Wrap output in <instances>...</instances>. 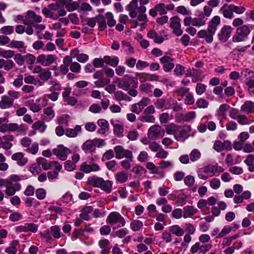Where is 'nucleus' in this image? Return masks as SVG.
<instances>
[{
  "mask_svg": "<svg viewBox=\"0 0 254 254\" xmlns=\"http://www.w3.org/2000/svg\"><path fill=\"white\" fill-rule=\"evenodd\" d=\"M220 17L219 16H214L209 21L207 30H201L197 33V36L200 38H205V41L211 43L213 40V35L215 34L217 27L220 24Z\"/></svg>",
  "mask_w": 254,
  "mask_h": 254,
  "instance_id": "1",
  "label": "nucleus"
},
{
  "mask_svg": "<svg viewBox=\"0 0 254 254\" xmlns=\"http://www.w3.org/2000/svg\"><path fill=\"white\" fill-rule=\"evenodd\" d=\"M8 122L6 117L0 118V131L1 132L17 131L23 132L26 131L28 127L24 124L18 125L16 123L5 124Z\"/></svg>",
  "mask_w": 254,
  "mask_h": 254,
  "instance_id": "2",
  "label": "nucleus"
},
{
  "mask_svg": "<svg viewBox=\"0 0 254 254\" xmlns=\"http://www.w3.org/2000/svg\"><path fill=\"white\" fill-rule=\"evenodd\" d=\"M116 83L118 84L119 88L124 90H127L129 88H136L138 82L133 77L128 76H125L122 79L117 78Z\"/></svg>",
  "mask_w": 254,
  "mask_h": 254,
  "instance_id": "3",
  "label": "nucleus"
},
{
  "mask_svg": "<svg viewBox=\"0 0 254 254\" xmlns=\"http://www.w3.org/2000/svg\"><path fill=\"white\" fill-rule=\"evenodd\" d=\"M106 222L111 225L117 224L118 228L123 227L126 224L125 219L118 212L110 213L107 218Z\"/></svg>",
  "mask_w": 254,
  "mask_h": 254,
  "instance_id": "4",
  "label": "nucleus"
},
{
  "mask_svg": "<svg viewBox=\"0 0 254 254\" xmlns=\"http://www.w3.org/2000/svg\"><path fill=\"white\" fill-rule=\"evenodd\" d=\"M250 30L247 25H243L237 28L236 34L233 37L234 42H240L244 41L250 34Z\"/></svg>",
  "mask_w": 254,
  "mask_h": 254,
  "instance_id": "5",
  "label": "nucleus"
},
{
  "mask_svg": "<svg viewBox=\"0 0 254 254\" xmlns=\"http://www.w3.org/2000/svg\"><path fill=\"white\" fill-rule=\"evenodd\" d=\"M71 153V150L63 145H59L53 150V153L62 161L65 160L68 155Z\"/></svg>",
  "mask_w": 254,
  "mask_h": 254,
  "instance_id": "6",
  "label": "nucleus"
},
{
  "mask_svg": "<svg viewBox=\"0 0 254 254\" xmlns=\"http://www.w3.org/2000/svg\"><path fill=\"white\" fill-rule=\"evenodd\" d=\"M114 151L116 153V157L118 159L126 158L130 161L133 158L132 152L127 149H125L122 146L118 145L114 147Z\"/></svg>",
  "mask_w": 254,
  "mask_h": 254,
  "instance_id": "7",
  "label": "nucleus"
},
{
  "mask_svg": "<svg viewBox=\"0 0 254 254\" xmlns=\"http://www.w3.org/2000/svg\"><path fill=\"white\" fill-rule=\"evenodd\" d=\"M57 60V57L55 55L41 54L37 58V63L41 64L42 65L47 66L54 63Z\"/></svg>",
  "mask_w": 254,
  "mask_h": 254,
  "instance_id": "8",
  "label": "nucleus"
},
{
  "mask_svg": "<svg viewBox=\"0 0 254 254\" xmlns=\"http://www.w3.org/2000/svg\"><path fill=\"white\" fill-rule=\"evenodd\" d=\"M57 5L58 6H64L69 12L77 10L79 7V2L72 0H59Z\"/></svg>",
  "mask_w": 254,
  "mask_h": 254,
  "instance_id": "9",
  "label": "nucleus"
},
{
  "mask_svg": "<svg viewBox=\"0 0 254 254\" xmlns=\"http://www.w3.org/2000/svg\"><path fill=\"white\" fill-rule=\"evenodd\" d=\"M198 177L201 180H206L214 175L213 170L209 166H206L199 169L197 171Z\"/></svg>",
  "mask_w": 254,
  "mask_h": 254,
  "instance_id": "10",
  "label": "nucleus"
},
{
  "mask_svg": "<svg viewBox=\"0 0 254 254\" xmlns=\"http://www.w3.org/2000/svg\"><path fill=\"white\" fill-rule=\"evenodd\" d=\"M5 193L8 196L13 195L16 191L20 190L21 189V185L19 183H13L9 181L7 182L6 185Z\"/></svg>",
  "mask_w": 254,
  "mask_h": 254,
  "instance_id": "11",
  "label": "nucleus"
},
{
  "mask_svg": "<svg viewBox=\"0 0 254 254\" xmlns=\"http://www.w3.org/2000/svg\"><path fill=\"white\" fill-rule=\"evenodd\" d=\"M232 28L230 26L225 25L220 30L218 34L219 39L222 42H225L230 37Z\"/></svg>",
  "mask_w": 254,
  "mask_h": 254,
  "instance_id": "12",
  "label": "nucleus"
},
{
  "mask_svg": "<svg viewBox=\"0 0 254 254\" xmlns=\"http://www.w3.org/2000/svg\"><path fill=\"white\" fill-rule=\"evenodd\" d=\"M170 26L173 29L174 33L177 36H180L183 33L181 29V20L178 17H174L171 18Z\"/></svg>",
  "mask_w": 254,
  "mask_h": 254,
  "instance_id": "13",
  "label": "nucleus"
},
{
  "mask_svg": "<svg viewBox=\"0 0 254 254\" xmlns=\"http://www.w3.org/2000/svg\"><path fill=\"white\" fill-rule=\"evenodd\" d=\"M160 62L163 65V68L165 72H169L174 67L173 59L169 56H164L160 60Z\"/></svg>",
  "mask_w": 254,
  "mask_h": 254,
  "instance_id": "14",
  "label": "nucleus"
},
{
  "mask_svg": "<svg viewBox=\"0 0 254 254\" xmlns=\"http://www.w3.org/2000/svg\"><path fill=\"white\" fill-rule=\"evenodd\" d=\"M232 4H224L219 9L223 16L227 19H232L234 17Z\"/></svg>",
  "mask_w": 254,
  "mask_h": 254,
  "instance_id": "15",
  "label": "nucleus"
},
{
  "mask_svg": "<svg viewBox=\"0 0 254 254\" xmlns=\"http://www.w3.org/2000/svg\"><path fill=\"white\" fill-rule=\"evenodd\" d=\"M137 0H132L126 6V9L129 11V15L131 18H135L137 12Z\"/></svg>",
  "mask_w": 254,
  "mask_h": 254,
  "instance_id": "16",
  "label": "nucleus"
},
{
  "mask_svg": "<svg viewBox=\"0 0 254 254\" xmlns=\"http://www.w3.org/2000/svg\"><path fill=\"white\" fill-rule=\"evenodd\" d=\"M37 163L39 166H41L44 170H47L51 168L53 165H55L56 163H58V162L57 161L48 162L45 158L39 157L37 159Z\"/></svg>",
  "mask_w": 254,
  "mask_h": 254,
  "instance_id": "17",
  "label": "nucleus"
},
{
  "mask_svg": "<svg viewBox=\"0 0 254 254\" xmlns=\"http://www.w3.org/2000/svg\"><path fill=\"white\" fill-rule=\"evenodd\" d=\"M48 84L50 92H59L62 90L61 84L55 79L51 78L48 82Z\"/></svg>",
  "mask_w": 254,
  "mask_h": 254,
  "instance_id": "18",
  "label": "nucleus"
},
{
  "mask_svg": "<svg viewBox=\"0 0 254 254\" xmlns=\"http://www.w3.org/2000/svg\"><path fill=\"white\" fill-rule=\"evenodd\" d=\"M54 167V171L48 172L47 173V177L50 181L56 180L58 177L60 171L62 169V166L59 163H56Z\"/></svg>",
  "mask_w": 254,
  "mask_h": 254,
  "instance_id": "19",
  "label": "nucleus"
},
{
  "mask_svg": "<svg viewBox=\"0 0 254 254\" xmlns=\"http://www.w3.org/2000/svg\"><path fill=\"white\" fill-rule=\"evenodd\" d=\"M13 102L7 95L1 97L0 101V108L1 109H6L11 108L13 105Z\"/></svg>",
  "mask_w": 254,
  "mask_h": 254,
  "instance_id": "20",
  "label": "nucleus"
},
{
  "mask_svg": "<svg viewBox=\"0 0 254 254\" xmlns=\"http://www.w3.org/2000/svg\"><path fill=\"white\" fill-rule=\"evenodd\" d=\"M100 169V167L96 164L87 165L83 163L80 167V170L85 173H89L91 172H97L99 171Z\"/></svg>",
  "mask_w": 254,
  "mask_h": 254,
  "instance_id": "21",
  "label": "nucleus"
},
{
  "mask_svg": "<svg viewBox=\"0 0 254 254\" xmlns=\"http://www.w3.org/2000/svg\"><path fill=\"white\" fill-rule=\"evenodd\" d=\"M82 149L86 153H91L95 151L93 140H87L84 142L81 146Z\"/></svg>",
  "mask_w": 254,
  "mask_h": 254,
  "instance_id": "22",
  "label": "nucleus"
},
{
  "mask_svg": "<svg viewBox=\"0 0 254 254\" xmlns=\"http://www.w3.org/2000/svg\"><path fill=\"white\" fill-rule=\"evenodd\" d=\"M147 135L150 140L157 139L159 137V126H151L148 129Z\"/></svg>",
  "mask_w": 254,
  "mask_h": 254,
  "instance_id": "23",
  "label": "nucleus"
},
{
  "mask_svg": "<svg viewBox=\"0 0 254 254\" xmlns=\"http://www.w3.org/2000/svg\"><path fill=\"white\" fill-rule=\"evenodd\" d=\"M11 159L13 160L16 161L17 164L21 166L25 165L28 161V159L24 157V155L22 152L13 154L11 156Z\"/></svg>",
  "mask_w": 254,
  "mask_h": 254,
  "instance_id": "24",
  "label": "nucleus"
},
{
  "mask_svg": "<svg viewBox=\"0 0 254 254\" xmlns=\"http://www.w3.org/2000/svg\"><path fill=\"white\" fill-rule=\"evenodd\" d=\"M98 245L102 249L101 254H108L111 250L109 247L110 242L108 239H102L99 241Z\"/></svg>",
  "mask_w": 254,
  "mask_h": 254,
  "instance_id": "25",
  "label": "nucleus"
},
{
  "mask_svg": "<svg viewBox=\"0 0 254 254\" xmlns=\"http://www.w3.org/2000/svg\"><path fill=\"white\" fill-rule=\"evenodd\" d=\"M42 17L40 15H37L34 11L28 10L27 12L26 20L31 21L33 22L40 23L42 21Z\"/></svg>",
  "mask_w": 254,
  "mask_h": 254,
  "instance_id": "26",
  "label": "nucleus"
},
{
  "mask_svg": "<svg viewBox=\"0 0 254 254\" xmlns=\"http://www.w3.org/2000/svg\"><path fill=\"white\" fill-rule=\"evenodd\" d=\"M71 63V59L69 56H66L63 59V64L60 66V71L64 74H65L68 71V66Z\"/></svg>",
  "mask_w": 254,
  "mask_h": 254,
  "instance_id": "27",
  "label": "nucleus"
},
{
  "mask_svg": "<svg viewBox=\"0 0 254 254\" xmlns=\"http://www.w3.org/2000/svg\"><path fill=\"white\" fill-rule=\"evenodd\" d=\"M241 111L246 114L254 112V103L250 101H246L242 105Z\"/></svg>",
  "mask_w": 254,
  "mask_h": 254,
  "instance_id": "28",
  "label": "nucleus"
},
{
  "mask_svg": "<svg viewBox=\"0 0 254 254\" xmlns=\"http://www.w3.org/2000/svg\"><path fill=\"white\" fill-rule=\"evenodd\" d=\"M81 130V126L76 125L74 128H67L65 131V134L68 137H75Z\"/></svg>",
  "mask_w": 254,
  "mask_h": 254,
  "instance_id": "29",
  "label": "nucleus"
},
{
  "mask_svg": "<svg viewBox=\"0 0 254 254\" xmlns=\"http://www.w3.org/2000/svg\"><path fill=\"white\" fill-rule=\"evenodd\" d=\"M115 98L118 101H130L131 98L125 94L122 91H117L114 93Z\"/></svg>",
  "mask_w": 254,
  "mask_h": 254,
  "instance_id": "30",
  "label": "nucleus"
},
{
  "mask_svg": "<svg viewBox=\"0 0 254 254\" xmlns=\"http://www.w3.org/2000/svg\"><path fill=\"white\" fill-rule=\"evenodd\" d=\"M109 58L106 56H104L103 58H95L93 61V65L95 67L99 68L103 66L104 64H106L108 62V59Z\"/></svg>",
  "mask_w": 254,
  "mask_h": 254,
  "instance_id": "31",
  "label": "nucleus"
},
{
  "mask_svg": "<svg viewBox=\"0 0 254 254\" xmlns=\"http://www.w3.org/2000/svg\"><path fill=\"white\" fill-rule=\"evenodd\" d=\"M206 20L207 18H204L203 16L199 14L198 17L193 18L192 26L198 27L204 26L206 24Z\"/></svg>",
  "mask_w": 254,
  "mask_h": 254,
  "instance_id": "32",
  "label": "nucleus"
},
{
  "mask_svg": "<svg viewBox=\"0 0 254 254\" xmlns=\"http://www.w3.org/2000/svg\"><path fill=\"white\" fill-rule=\"evenodd\" d=\"M146 10V8L144 5H141L137 9V12L139 13L137 19L139 21H142L143 22L147 21L146 15L145 14Z\"/></svg>",
  "mask_w": 254,
  "mask_h": 254,
  "instance_id": "33",
  "label": "nucleus"
},
{
  "mask_svg": "<svg viewBox=\"0 0 254 254\" xmlns=\"http://www.w3.org/2000/svg\"><path fill=\"white\" fill-rule=\"evenodd\" d=\"M183 210L184 212L183 216L184 218H187L190 217L193 215L196 212V209L194 208L191 206H187L184 207Z\"/></svg>",
  "mask_w": 254,
  "mask_h": 254,
  "instance_id": "34",
  "label": "nucleus"
},
{
  "mask_svg": "<svg viewBox=\"0 0 254 254\" xmlns=\"http://www.w3.org/2000/svg\"><path fill=\"white\" fill-rule=\"evenodd\" d=\"M112 185L113 183L111 181L109 180L105 181L103 179L99 188L106 192L110 193L112 190Z\"/></svg>",
  "mask_w": 254,
  "mask_h": 254,
  "instance_id": "35",
  "label": "nucleus"
},
{
  "mask_svg": "<svg viewBox=\"0 0 254 254\" xmlns=\"http://www.w3.org/2000/svg\"><path fill=\"white\" fill-rule=\"evenodd\" d=\"M103 179L102 178L93 176L89 177L87 183L93 187L99 188L101 184Z\"/></svg>",
  "mask_w": 254,
  "mask_h": 254,
  "instance_id": "36",
  "label": "nucleus"
},
{
  "mask_svg": "<svg viewBox=\"0 0 254 254\" xmlns=\"http://www.w3.org/2000/svg\"><path fill=\"white\" fill-rule=\"evenodd\" d=\"M15 56V52L11 50H4L0 48V57L9 60Z\"/></svg>",
  "mask_w": 254,
  "mask_h": 254,
  "instance_id": "37",
  "label": "nucleus"
},
{
  "mask_svg": "<svg viewBox=\"0 0 254 254\" xmlns=\"http://www.w3.org/2000/svg\"><path fill=\"white\" fill-rule=\"evenodd\" d=\"M254 155L252 154L249 155L246 159L244 161V162L249 167V171L253 172H254Z\"/></svg>",
  "mask_w": 254,
  "mask_h": 254,
  "instance_id": "38",
  "label": "nucleus"
},
{
  "mask_svg": "<svg viewBox=\"0 0 254 254\" xmlns=\"http://www.w3.org/2000/svg\"><path fill=\"white\" fill-rule=\"evenodd\" d=\"M46 127L47 126L44 123L40 121L35 122L32 125V128L34 129L38 130L41 133H43Z\"/></svg>",
  "mask_w": 254,
  "mask_h": 254,
  "instance_id": "39",
  "label": "nucleus"
},
{
  "mask_svg": "<svg viewBox=\"0 0 254 254\" xmlns=\"http://www.w3.org/2000/svg\"><path fill=\"white\" fill-rule=\"evenodd\" d=\"M96 22L99 24V30H103L105 29L107 27L106 22H105V18L102 15H98L96 16Z\"/></svg>",
  "mask_w": 254,
  "mask_h": 254,
  "instance_id": "40",
  "label": "nucleus"
},
{
  "mask_svg": "<svg viewBox=\"0 0 254 254\" xmlns=\"http://www.w3.org/2000/svg\"><path fill=\"white\" fill-rule=\"evenodd\" d=\"M44 113L47 116L44 120L49 122L52 120L55 117V112L51 107H47L44 110Z\"/></svg>",
  "mask_w": 254,
  "mask_h": 254,
  "instance_id": "41",
  "label": "nucleus"
},
{
  "mask_svg": "<svg viewBox=\"0 0 254 254\" xmlns=\"http://www.w3.org/2000/svg\"><path fill=\"white\" fill-rule=\"evenodd\" d=\"M105 18L107 20V25L109 27H113L116 23V21L114 18L113 14L111 12H108L105 14Z\"/></svg>",
  "mask_w": 254,
  "mask_h": 254,
  "instance_id": "42",
  "label": "nucleus"
},
{
  "mask_svg": "<svg viewBox=\"0 0 254 254\" xmlns=\"http://www.w3.org/2000/svg\"><path fill=\"white\" fill-rule=\"evenodd\" d=\"M39 78L44 81L50 80L52 78V73L48 69H44L39 75Z\"/></svg>",
  "mask_w": 254,
  "mask_h": 254,
  "instance_id": "43",
  "label": "nucleus"
},
{
  "mask_svg": "<svg viewBox=\"0 0 254 254\" xmlns=\"http://www.w3.org/2000/svg\"><path fill=\"white\" fill-rule=\"evenodd\" d=\"M8 47L11 48H16L18 49L25 48L23 42L17 40H12L8 45Z\"/></svg>",
  "mask_w": 254,
  "mask_h": 254,
  "instance_id": "44",
  "label": "nucleus"
},
{
  "mask_svg": "<svg viewBox=\"0 0 254 254\" xmlns=\"http://www.w3.org/2000/svg\"><path fill=\"white\" fill-rule=\"evenodd\" d=\"M201 157L200 151L196 149H193L190 154V160L192 162L198 160Z\"/></svg>",
  "mask_w": 254,
  "mask_h": 254,
  "instance_id": "45",
  "label": "nucleus"
},
{
  "mask_svg": "<svg viewBox=\"0 0 254 254\" xmlns=\"http://www.w3.org/2000/svg\"><path fill=\"white\" fill-rule=\"evenodd\" d=\"M127 178V175L123 172L118 173L115 176L116 181L120 183H123L126 182Z\"/></svg>",
  "mask_w": 254,
  "mask_h": 254,
  "instance_id": "46",
  "label": "nucleus"
},
{
  "mask_svg": "<svg viewBox=\"0 0 254 254\" xmlns=\"http://www.w3.org/2000/svg\"><path fill=\"white\" fill-rule=\"evenodd\" d=\"M13 58L14 61L19 66H22L24 64L25 61L24 56L22 55L20 53H15V56Z\"/></svg>",
  "mask_w": 254,
  "mask_h": 254,
  "instance_id": "47",
  "label": "nucleus"
},
{
  "mask_svg": "<svg viewBox=\"0 0 254 254\" xmlns=\"http://www.w3.org/2000/svg\"><path fill=\"white\" fill-rule=\"evenodd\" d=\"M3 62V68L6 71H9L15 67V64L11 60H4Z\"/></svg>",
  "mask_w": 254,
  "mask_h": 254,
  "instance_id": "48",
  "label": "nucleus"
},
{
  "mask_svg": "<svg viewBox=\"0 0 254 254\" xmlns=\"http://www.w3.org/2000/svg\"><path fill=\"white\" fill-rule=\"evenodd\" d=\"M140 120L143 122L154 123L155 121V118L153 116L143 113L140 117Z\"/></svg>",
  "mask_w": 254,
  "mask_h": 254,
  "instance_id": "49",
  "label": "nucleus"
},
{
  "mask_svg": "<svg viewBox=\"0 0 254 254\" xmlns=\"http://www.w3.org/2000/svg\"><path fill=\"white\" fill-rule=\"evenodd\" d=\"M170 231L174 235L178 236H181L184 234V231L178 225H174L171 227Z\"/></svg>",
  "mask_w": 254,
  "mask_h": 254,
  "instance_id": "50",
  "label": "nucleus"
},
{
  "mask_svg": "<svg viewBox=\"0 0 254 254\" xmlns=\"http://www.w3.org/2000/svg\"><path fill=\"white\" fill-rule=\"evenodd\" d=\"M113 125L114 126V132L117 134L118 137H122L123 136V132L124 130L123 126L118 124Z\"/></svg>",
  "mask_w": 254,
  "mask_h": 254,
  "instance_id": "51",
  "label": "nucleus"
},
{
  "mask_svg": "<svg viewBox=\"0 0 254 254\" xmlns=\"http://www.w3.org/2000/svg\"><path fill=\"white\" fill-rule=\"evenodd\" d=\"M51 233L53 236L56 239L61 237V229L58 225L52 226L50 228Z\"/></svg>",
  "mask_w": 254,
  "mask_h": 254,
  "instance_id": "52",
  "label": "nucleus"
},
{
  "mask_svg": "<svg viewBox=\"0 0 254 254\" xmlns=\"http://www.w3.org/2000/svg\"><path fill=\"white\" fill-rule=\"evenodd\" d=\"M107 57H108L109 58V59H108V62L106 63V64H108L111 65L112 67H116L118 65L119 63V59L117 56H114L113 57H111L109 56H106Z\"/></svg>",
  "mask_w": 254,
  "mask_h": 254,
  "instance_id": "53",
  "label": "nucleus"
},
{
  "mask_svg": "<svg viewBox=\"0 0 254 254\" xmlns=\"http://www.w3.org/2000/svg\"><path fill=\"white\" fill-rule=\"evenodd\" d=\"M14 28L12 26H4L0 29V33L2 34L10 35L13 33Z\"/></svg>",
  "mask_w": 254,
  "mask_h": 254,
  "instance_id": "54",
  "label": "nucleus"
},
{
  "mask_svg": "<svg viewBox=\"0 0 254 254\" xmlns=\"http://www.w3.org/2000/svg\"><path fill=\"white\" fill-rule=\"evenodd\" d=\"M143 226V224L139 220H134L130 223V228L134 231H139Z\"/></svg>",
  "mask_w": 254,
  "mask_h": 254,
  "instance_id": "55",
  "label": "nucleus"
},
{
  "mask_svg": "<svg viewBox=\"0 0 254 254\" xmlns=\"http://www.w3.org/2000/svg\"><path fill=\"white\" fill-rule=\"evenodd\" d=\"M210 187L214 190H217L219 189L221 185V182L219 179L217 178H213L209 181Z\"/></svg>",
  "mask_w": 254,
  "mask_h": 254,
  "instance_id": "56",
  "label": "nucleus"
},
{
  "mask_svg": "<svg viewBox=\"0 0 254 254\" xmlns=\"http://www.w3.org/2000/svg\"><path fill=\"white\" fill-rule=\"evenodd\" d=\"M195 117V113L194 112H190L185 114L181 115V119L184 121H190Z\"/></svg>",
  "mask_w": 254,
  "mask_h": 254,
  "instance_id": "57",
  "label": "nucleus"
},
{
  "mask_svg": "<svg viewBox=\"0 0 254 254\" xmlns=\"http://www.w3.org/2000/svg\"><path fill=\"white\" fill-rule=\"evenodd\" d=\"M11 100H12V102H14V101L16 99H17L20 97V93L18 91H16L14 90H9L7 92V95H6Z\"/></svg>",
  "mask_w": 254,
  "mask_h": 254,
  "instance_id": "58",
  "label": "nucleus"
},
{
  "mask_svg": "<svg viewBox=\"0 0 254 254\" xmlns=\"http://www.w3.org/2000/svg\"><path fill=\"white\" fill-rule=\"evenodd\" d=\"M70 69L72 72L79 73L81 70V65L77 62H71L70 64Z\"/></svg>",
  "mask_w": 254,
  "mask_h": 254,
  "instance_id": "59",
  "label": "nucleus"
},
{
  "mask_svg": "<svg viewBox=\"0 0 254 254\" xmlns=\"http://www.w3.org/2000/svg\"><path fill=\"white\" fill-rule=\"evenodd\" d=\"M42 13L46 17L51 18L55 20L58 18V16H54V13L48 8H44L42 9Z\"/></svg>",
  "mask_w": 254,
  "mask_h": 254,
  "instance_id": "60",
  "label": "nucleus"
},
{
  "mask_svg": "<svg viewBox=\"0 0 254 254\" xmlns=\"http://www.w3.org/2000/svg\"><path fill=\"white\" fill-rule=\"evenodd\" d=\"M178 129V127L174 124H171L166 126V132L168 134H174Z\"/></svg>",
  "mask_w": 254,
  "mask_h": 254,
  "instance_id": "61",
  "label": "nucleus"
},
{
  "mask_svg": "<svg viewBox=\"0 0 254 254\" xmlns=\"http://www.w3.org/2000/svg\"><path fill=\"white\" fill-rule=\"evenodd\" d=\"M76 165L70 160H67L64 163V167L68 171H72L76 169Z\"/></svg>",
  "mask_w": 254,
  "mask_h": 254,
  "instance_id": "62",
  "label": "nucleus"
},
{
  "mask_svg": "<svg viewBox=\"0 0 254 254\" xmlns=\"http://www.w3.org/2000/svg\"><path fill=\"white\" fill-rule=\"evenodd\" d=\"M190 89L186 87H180L175 91V93L178 95L183 97L186 95L189 92Z\"/></svg>",
  "mask_w": 254,
  "mask_h": 254,
  "instance_id": "63",
  "label": "nucleus"
},
{
  "mask_svg": "<svg viewBox=\"0 0 254 254\" xmlns=\"http://www.w3.org/2000/svg\"><path fill=\"white\" fill-rule=\"evenodd\" d=\"M25 105L29 106L30 110L34 113L38 112L41 110V107L39 105L36 103L30 104L29 101H27L25 103Z\"/></svg>",
  "mask_w": 254,
  "mask_h": 254,
  "instance_id": "64",
  "label": "nucleus"
}]
</instances>
